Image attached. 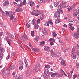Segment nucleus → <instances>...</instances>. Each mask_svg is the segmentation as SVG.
I'll return each instance as SVG.
<instances>
[{
	"label": "nucleus",
	"mask_w": 79,
	"mask_h": 79,
	"mask_svg": "<svg viewBox=\"0 0 79 79\" xmlns=\"http://www.w3.org/2000/svg\"><path fill=\"white\" fill-rule=\"evenodd\" d=\"M40 13L41 15H42V14L43 13V12H41L40 11V10H36L35 11H34V12L31 13V14L32 15L36 16H39Z\"/></svg>",
	"instance_id": "nucleus-1"
},
{
	"label": "nucleus",
	"mask_w": 79,
	"mask_h": 79,
	"mask_svg": "<svg viewBox=\"0 0 79 79\" xmlns=\"http://www.w3.org/2000/svg\"><path fill=\"white\" fill-rule=\"evenodd\" d=\"M40 69V64H38L36 65L34 69V71H35V72H37V71H39Z\"/></svg>",
	"instance_id": "nucleus-2"
},
{
	"label": "nucleus",
	"mask_w": 79,
	"mask_h": 79,
	"mask_svg": "<svg viewBox=\"0 0 79 79\" xmlns=\"http://www.w3.org/2000/svg\"><path fill=\"white\" fill-rule=\"evenodd\" d=\"M49 72V70L47 69H46L44 70V75L45 77H48L49 75H50V73Z\"/></svg>",
	"instance_id": "nucleus-3"
},
{
	"label": "nucleus",
	"mask_w": 79,
	"mask_h": 79,
	"mask_svg": "<svg viewBox=\"0 0 79 79\" xmlns=\"http://www.w3.org/2000/svg\"><path fill=\"white\" fill-rule=\"evenodd\" d=\"M60 13L59 11H57L56 12L54 16L55 18H60Z\"/></svg>",
	"instance_id": "nucleus-4"
},
{
	"label": "nucleus",
	"mask_w": 79,
	"mask_h": 79,
	"mask_svg": "<svg viewBox=\"0 0 79 79\" xmlns=\"http://www.w3.org/2000/svg\"><path fill=\"white\" fill-rule=\"evenodd\" d=\"M75 11V13L73 14V15L74 16L76 17L77 15L79 14V8H78Z\"/></svg>",
	"instance_id": "nucleus-5"
},
{
	"label": "nucleus",
	"mask_w": 79,
	"mask_h": 79,
	"mask_svg": "<svg viewBox=\"0 0 79 79\" xmlns=\"http://www.w3.org/2000/svg\"><path fill=\"white\" fill-rule=\"evenodd\" d=\"M69 6V5H67V6H63L62 4L60 5L58 7L59 9H62L64 7V8H67Z\"/></svg>",
	"instance_id": "nucleus-6"
},
{
	"label": "nucleus",
	"mask_w": 79,
	"mask_h": 79,
	"mask_svg": "<svg viewBox=\"0 0 79 79\" xmlns=\"http://www.w3.org/2000/svg\"><path fill=\"white\" fill-rule=\"evenodd\" d=\"M44 49L45 51H46V52H50V48L47 46H44Z\"/></svg>",
	"instance_id": "nucleus-7"
},
{
	"label": "nucleus",
	"mask_w": 79,
	"mask_h": 79,
	"mask_svg": "<svg viewBox=\"0 0 79 79\" xmlns=\"http://www.w3.org/2000/svg\"><path fill=\"white\" fill-rule=\"evenodd\" d=\"M69 28L72 30V31H74V28L73 24L69 23Z\"/></svg>",
	"instance_id": "nucleus-8"
},
{
	"label": "nucleus",
	"mask_w": 79,
	"mask_h": 79,
	"mask_svg": "<svg viewBox=\"0 0 79 79\" xmlns=\"http://www.w3.org/2000/svg\"><path fill=\"white\" fill-rule=\"evenodd\" d=\"M7 34L9 36H10V38L12 39H15V37L13 35H12L11 34H10L9 32H7Z\"/></svg>",
	"instance_id": "nucleus-9"
},
{
	"label": "nucleus",
	"mask_w": 79,
	"mask_h": 79,
	"mask_svg": "<svg viewBox=\"0 0 79 79\" xmlns=\"http://www.w3.org/2000/svg\"><path fill=\"white\" fill-rule=\"evenodd\" d=\"M3 58V54L2 53H0V61H2Z\"/></svg>",
	"instance_id": "nucleus-10"
},
{
	"label": "nucleus",
	"mask_w": 79,
	"mask_h": 79,
	"mask_svg": "<svg viewBox=\"0 0 79 79\" xmlns=\"http://www.w3.org/2000/svg\"><path fill=\"white\" fill-rule=\"evenodd\" d=\"M49 75H51V77H54L56 75V73H52V72H50V73Z\"/></svg>",
	"instance_id": "nucleus-11"
},
{
	"label": "nucleus",
	"mask_w": 79,
	"mask_h": 79,
	"mask_svg": "<svg viewBox=\"0 0 79 79\" xmlns=\"http://www.w3.org/2000/svg\"><path fill=\"white\" fill-rule=\"evenodd\" d=\"M45 41H42L40 43V46L43 47V46H44V45H45Z\"/></svg>",
	"instance_id": "nucleus-12"
},
{
	"label": "nucleus",
	"mask_w": 79,
	"mask_h": 79,
	"mask_svg": "<svg viewBox=\"0 0 79 79\" xmlns=\"http://www.w3.org/2000/svg\"><path fill=\"white\" fill-rule=\"evenodd\" d=\"M7 42H8V43L9 44V45L10 46L11 42H13V41L11 40V39H9L7 40Z\"/></svg>",
	"instance_id": "nucleus-13"
},
{
	"label": "nucleus",
	"mask_w": 79,
	"mask_h": 79,
	"mask_svg": "<svg viewBox=\"0 0 79 79\" xmlns=\"http://www.w3.org/2000/svg\"><path fill=\"white\" fill-rule=\"evenodd\" d=\"M14 68L15 65H11L9 67V69L10 70H12V69H13Z\"/></svg>",
	"instance_id": "nucleus-14"
},
{
	"label": "nucleus",
	"mask_w": 79,
	"mask_h": 79,
	"mask_svg": "<svg viewBox=\"0 0 79 79\" xmlns=\"http://www.w3.org/2000/svg\"><path fill=\"white\" fill-rule=\"evenodd\" d=\"M22 11V8L20 7H18L16 10V12H20Z\"/></svg>",
	"instance_id": "nucleus-15"
},
{
	"label": "nucleus",
	"mask_w": 79,
	"mask_h": 79,
	"mask_svg": "<svg viewBox=\"0 0 79 79\" xmlns=\"http://www.w3.org/2000/svg\"><path fill=\"white\" fill-rule=\"evenodd\" d=\"M24 60L26 65V68H27L29 67V65H28V63H27V60L26 59H24Z\"/></svg>",
	"instance_id": "nucleus-16"
},
{
	"label": "nucleus",
	"mask_w": 79,
	"mask_h": 79,
	"mask_svg": "<svg viewBox=\"0 0 79 79\" xmlns=\"http://www.w3.org/2000/svg\"><path fill=\"white\" fill-rule=\"evenodd\" d=\"M42 32L43 34H44L46 35H47V34H48V33L46 31V30L45 29H43Z\"/></svg>",
	"instance_id": "nucleus-17"
},
{
	"label": "nucleus",
	"mask_w": 79,
	"mask_h": 79,
	"mask_svg": "<svg viewBox=\"0 0 79 79\" xmlns=\"http://www.w3.org/2000/svg\"><path fill=\"white\" fill-rule=\"evenodd\" d=\"M30 3V5L32 7L33 6V5H35V3L32 1L29 2Z\"/></svg>",
	"instance_id": "nucleus-18"
},
{
	"label": "nucleus",
	"mask_w": 79,
	"mask_h": 79,
	"mask_svg": "<svg viewBox=\"0 0 79 79\" xmlns=\"http://www.w3.org/2000/svg\"><path fill=\"white\" fill-rule=\"evenodd\" d=\"M74 36L75 38H76V39H78V38H79V33H75L74 34Z\"/></svg>",
	"instance_id": "nucleus-19"
},
{
	"label": "nucleus",
	"mask_w": 79,
	"mask_h": 79,
	"mask_svg": "<svg viewBox=\"0 0 79 79\" xmlns=\"http://www.w3.org/2000/svg\"><path fill=\"white\" fill-rule=\"evenodd\" d=\"M66 1H62V5L63 6H68V5L66 4Z\"/></svg>",
	"instance_id": "nucleus-20"
},
{
	"label": "nucleus",
	"mask_w": 79,
	"mask_h": 79,
	"mask_svg": "<svg viewBox=\"0 0 79 79\" xmlns=\"http://www.w3.org/2000/svg\"><path fill=\"white\" fill-rule=\"evenodd\" d=\"M31 74V70H28L27 72V76H29Z\"/></svg>",
	"instance_id": "nucleus-21"
},
{
	"label": "nucleus",
	"mask_w": 79,
	"mask_h": 79,
	"mask_svg": "<svg viewBox=\"0 0 79 79\" xmlns=\"http://www.w3.org/2000/svg\"><path fill=\"white\" fill-rule=\"evenodd\" d=\"M49 23L51 25V27H52L53 26V22H52V21L51 20H50L49 21Z\"/></svg>",
	"instance_id": "nucleus-22"
},
{
	"label": "nucleus",
	"mask_w": 79,
	"mask_h": 79,
	"mask_svg": "<svg viewBox=\"0 0 79 79\" xmlns=\"http://www.w3.org/2000/svg\"><path fill=\"white\" fill-rule=\"evenodd\" d=\"M51 56H52L53 58H55L56 57V53H54L53 54H52L51 55Z\"/></svg>",
	"instance_id": "nucleus-23"
},
{
	"label": "nucleus",
	"mask_w": 79,
	"mask_h": 79,
	"mask_svg": "<svg viewBox=\"0 0 79 79\" xmlns=\"http://www.w3.org/2000/svg\"><path fill=\"white\" fill-rule=\"evenodd\" d=\"M63 52H69V48L64 49L63 50Z\"/></svg>",
	"instance_id": "nucleus-24"
},
{
	"label": "nucleus",
	"mask_w": 79,
	"mask_h": 79,
	"mask_svg": "<svg viewBox=\"0 0 79 79\" xmlns=\"http://www.w3.org/2000/svg\"><path fill=\"white\" fill-rule=\"evenodd\" d=\"M60 19H57L56 20V23L57 24V23H60Z\"/></svg>",
	"instance_id": "nucleus-25"
},
{
	"label": "nucleus",
	"mask_w": 79,
	"mask_h": 79,
	"mask_svg": "<svg viewBox=\"0 0 79 79\" xmlns=\"http://www.w3.org/2000/svg\"><path fill=\"white\" fill-rule=\"evenodd\" d=\"M22 37L25 38L27 40H28V38H27V36H26V34L24 33L23 35H22Z\"/></svg>",
	"instance_id": "nucleus-26"
},
{
	"label": "nucleus",
	"mask_w": 79,
	"mask_h": 79,
	"mask_svg": "<svg viewBox=\"0 0 79 79\" xmlns=\"http://www.w3.org/2000/svg\"><path fill=\"white\" fill-rule=\"evenodd\" d=\"M61 63L62 66H66V64H65V62H64V61H61Z\"/></svg>",
	"instance_id": "nucleus-27"
},
{
	"label": "nucleus",
	"mask_w": 79,
	"mask_h": 79,
	"mask_svg": "<svg viewBox=\"0 0 79 79\" xmlns=\"http://www.w3.org/2000/svg\"><path fill=\"white\" fill-rule=\"evenodd\" d=\"M11 13H10V12H9L8 14H7L6 16L7 17L10 18V17L11 16Z\"/></svg>",
	"instance_id": "nucleus-28"
},
{
	"label": "nucleus",
	"mask_w": 79,
	"mask_h": 79,
	"mask_svg": "<svg viewBox=\"0 0 79 79\" xmlns=\"http://www.w3.org/2000/svg\"><path fill=\"white\" fill-rule=\"evenodd\" d=\"M73 56H72V57L73 59H75L76 58V55H75V53H72Z\"/></svg>",
	"instance_id": "nucleus-29"
},
{
	"label": "nucleus",
	"mask_w": 79,
	"mask_h": 79,
	"mask_svg": "<svg viewBox=\"0 0 79 79\" xmlns=\"http://www.w3.org/2000/svg\"><path fill=\"white\" fill-rule=\"evenodd\" d=\"M56 57H59V56H61V53H60V52L56 53Z\"/></svg>",
	"instance_id": "nucleus-30"
},
{
	"label": "nucleus",
	"mask_w": 79,
	"mask_h": 79,
	"mask_svg": "<svg viewBox=\"0 0 79 79\" xmlns=\"http://www.w3.org/2000/svg\"><path fill=\"white\" fill-rule=\"evenodd\" d=\"M54 4L55 7H58L59 3L58 2H54Z\"/></svg>",
	"instance_id": "nucleus-31"
},
{
	"label": "nucleus",
	"mask_w": 79,
	"mask_h": 79,
	"mask_svg": "<svg viewBox=\"0 0 79 79\" xmlns=\"http://www.w3.org/2000/svg\"><path fill=\"white\" fill-rule=\"evenodd\" d=\"M44 25L45 26H49V22H46L45 23Z\"/></svg>",
	"instance_id": "nucleus-32"
},
{
	"label": "nucleus",
	"mask_w": 79,
	"mask_h": 79,
	"mask_svg": "<svg viewBox=\"0 0 79 79\" xmlns=\"http://www.w3.org/2000/svg\"><path fill=\"white\" fill-rule=\"evenodd\" d=\"M8 4H9V3L7 2H5L3 4V5L4 6H6V5H8Z\"/></svg>",
	"instance_id": "nucleus-33"
},
{
	"label": "nucleus",
	"mask_w": 79,
	"mask_h": 79,
	"mask_svg": "<svg viewBox=\"0 0 79 79\" xmlns=\"http://www.w3.org/2000/svg\"><path fill=\"white\" fill-rule=\"evenodd\" d=\"M49 40H50V41H51V42H55V40L53 38H51Z\"/></svg>",
	"instance_id": "nucleus-34"
},
{
	"label": "nucleus",
	"mask_w": 79,
	"mask_h": 79,
	"mask_svg": "<svg viewBox=\"0 0 79 79\" xmlns=\"http://www.w3.org/2000/svg\"><path fill=\"white\" fill-rule=\"evenodd\" d=\"M34 27L36 29H37L38 27H39V25H38L35 24L34 26Z\"/></svg>",
	"instance_id": "nucleus-35"
},
{
	"label": "nucleus",
	"mask_w": 79,
	"mask_h": 79,
	"mask_svg": "<svg viewBox=\"0 0 79 79\" xmlns=\"http://www.w3.org/2000/svg\"><path fill=\"white\" fill-rule=\"evenodd\" d=\"M73 78V79H76V77H77V75H76V74H74L73 77H72Z\"/></svg>",
	"instance_id": "nucleus-36"
},
{
	"label": "nucleus",
	"mask_w": 79,
	"mask_h": 79,
	"mask_svg": "<svg viewBox=\"0 0 79 79\" xmlns=\"http://www.w3.org/2000/svg\"><path fill=\"white\" fill-rule=\"evenodd\" d=\"M36 21V20L35 19H33L31 23L33 25H34V24H35V22Z\"/></svg>",
	"instance_id": "nucleus-37"
},
{
	"label": "nucleus",
	"mask_w": 79,
	"mask_h": 79,
	"mask_svg": "<svg viewBox=\"0 0 79 79\" xmlns=\"http://www.w3.org/2000/svg\"><path fill=\"white\" fill-rule=\"evenodd\" d=\"M76 67L77 68H79V64L78 63H76Z\"/></svg>",
	"instance_id": "nucleus-38"
},
{
	"label": "nucleus",
	"mask_w": 79,
	"mask_h": 79,
	"mask_svg": "<svg viewBox=\"0 0 79 79\" xmlns=\"http://www.w3.org/2000/svg\"><path fill=\"white\" fill-rule=\"evenodd\" d=\"M37 2L38 3H43L42 0H38L37 1Z\"/></svg>",
	"instance_id": "nucleus-39"
},
{
	"label": "nucleus",
	"mask_w": 79,
	"mask_h": 79,
	"mask_svg": "<svg viewBox=\"0 0 79 79\" xmlns=\"http://www.w3.org/2000/svg\"><path fill=\"white\" fill-rule=\"evenodd\" d=\"M67 16L69 18H71L72 16V15L69 14H68L67 15Z\"/></svg>",
	"instance_id": "nucleus-40"
},
{
	"label": "nucleus",
	"mask_w": 79,
	"mask_h": 79,
	"mask_svg": "<svg viewBox=\"0 0 79 79\" xmlns=\"http://www.w3.org/2000/svg\"><path fill=\"white\" fill-rule=\"evenodd\" d=\"M0 51H1L2 52H4V49H3V48H2V47H0Z\"/></svg>",
	"instance_id": "nucleus-41"
},
{
	"label": "nucleus",
	"mask_w": 79,
	"mask_h": 79,
	"mask_svg": "<svg viewBox=\"0 0 79 79\" xmlns=\"http://www.w3.org/2000/svg\"><path fill=\"white\" fill-rule=\"evenodd\" d=\"M26 26L27 27V28H29L30 27V25L29 24V23H26Z\"/></svg>",
	"instance_id": "nucleus-42"
},
{
	"label": "nucleus",
	"mask_w": 79,
	"mask_h": 79,
	"mask_svg": "<svg viewBox=\"0 0 79 79\" xmlns=\"http://www.w3.org/2000/svg\"><path fill=\"white\" fill-rule=\"evenodd\" d=\"M69 21L70 23H71V22H73V21H74V20L72 19H69Z\"/></svg>",
	"instance_id": "nucleus-43"
},
{
	"label": "nucleus",
	"mask_w": 79,
	"mask_h": 79,
	"mask_svg": "<svg viewBox=\"0 0 79 79\" xmlns=\"http://www.w3.org/2000/svg\"><path fill=\"white\" fill-rule=\"evenodd\" d=\"M44 17V14H42L41 16V20H42Z\"/></svg>",
	"instance_id": "nucleus-44"
},
{
	"label": "nucleus",
	"mask_w": 79,
	"mask_h": 79,
	"mask_svg": "<svg viewBox=\"0 0 79 79\" xmlns=\"http://www.w3.org/2000/svg\"><path fill=\"white\" fill-rule=\"evenodd\" d=\"M60 72L61 74H63L64 73V72L63 71L62 69H60Z\"/></svg>",
	"instance_id": "nucleus-45"
},
{
	"label": "nucleus",
	"mask_w": 79,
	"mask_h": 79,
	"mask_svg": "<svg viewBox=\"0 0 79 79\" xmlns=\"http://www.w3.org/2000/svg\"><path fill=\"white\" fill-rule=\"evenodd\" d=\"M53 36H54V37H56V36L57 35V34L55 33V32L54 31L53 32Z\"/></svg>",
	"instance_id": "nucleus-46"
},
{
	"label": "nucleus",
	"mask_w": 79,
	"mask_h": 79,
	"mask_svg": "<svg viewBox=\"0 0 79 79\" xmlns=\"http://www.w3.org/2000/svg\"><path fill=\"white\" fill-rule=\"evenodd\" d=\"M22 3L23 5H26V0L23 1L22 2Z\"/></svg>",
	"instance_id": "nucleus-47"
},
{
	"label": "nucleus",
	"mask_w": 79,
	"mask_h": 79,
	"mask_svg": "<svg viewBox=\"0 0 79 79\" xmlns=\"http://www.w3.org/2000/svg\"><path fill=\"white\" fill-rule=\"evenodd\" d=\"M68 77H69V78H71V75L69 73H68Z\"/></svg>",
	"instance_id": "nucleus-48"
},
{
	"label": "nucleus",
	"mask_w": 79,
	"mask_h": 79,
	"mask_svg": "<svg viewBox=\"0 0 79 79\" xmlns=\"http://www.w3.org/2000/svg\"><path fill=\"white\" fill-rule=\"evenodd\" d=\"M33 50H34V51H37V52H39V49H35V48H34L33 49Z\"/></svg>",
	"instance_id": "nucleus-49"
},
{
	"label": "nucleus",
	"mask_w": 79,
	"mask_h": 79,
	"mask_svg": "<svg viewBox=\"0 0 79 79\" xmlns=\"http://www.w3.org/2000/svg\"><path fill=\"white\" fill-rule=\"evenodd\" d=\"M31 34L32 36H34V31H32L31 32Z\"/></svg>",
	"instance_id": "nucleus-50"
},
{
	"label": "nucleus",
	"mask_w": 79,
	"mask_h": 79,
	"mask_svg": "<svg viewBox=\"0 0 79 79\" xmlns=\"http://www.w3.org/2000/svg\"><path fill=\"white\" fill-rule=\"evenodd\" d=\"M58 77H62L63 75L62 74H61L60 75V74H58L57 75Z\"/></svg>",
	"instance_id": "nucleus-51"
},
{
	"label": "nucleus",
	"mask_w": 79,
	"mask_h": 79,
	"mask_svg": "<svg viewBox=\"0 0 79 79\" xmlns=\"http://www.w3.org/2000/svg\"><path fill=\"white\" fill-rule=\"evenodd\" d=\"M23 78V77L22 76V75H20L19 77H18V79H21Z\"/></svg>",
	"instance_id": "nucleus-52"
},
{
	"label": "nucleus",
	"mask_w": 79,
	"mask_h": 79,
	"mask_svg": "<svg viewBox=\"0 0 79 79\" xmlns=\"http://www.w3.org/2000/svg\"><path fill=\"white\" fill-rule=\"evenodd\" d=\"M23 66H20L19 67V70L21 71L23 69Z\"/></svg>",
	"instance_id": "nucleus-53"
},
{
	"label": "nucleus",
	"mask_w": 79,
	"mask_h": 79,
	"mask_svg": "<svg viewBox=\"0 0 79 79\" xmlns=\"http://www.w3.org/2000/svg\"><path fill=\"white\" fill-rule=\"evenodd\" d=\"M50 45H54V43L52 42L51 41L50 42Z\"/></svg>",
	"instance_id": "nucleus-54"
},
{
	"label": "nucleus",
	"mask_w": 79,
	"mask_h": 79,
	"mask_svg": "<svg viewBox=\"0 0 79 79\" xmlns=\"http://www.w3.org/2000/svg\"><path fill=\"white\" fill-rule=\"evenodd\" d=\"M10 17H11L10 19L11 20H13V18H14V17H13V15H11V16Z\"/></svg>",
	"instance_id": "nucleus-55"
},
{
	"label": "nucleus",
	"mask_w": 79,
	"mask_h": 79,
	"mask_svg": "<svg viewBox=\"0 0 79 79\" xmlns=\"http://www.w3.org/2000/svg\"><path fill=\"white\" fill-rule=\"evenodd\" d=\"M13 22H16V18H15L13 20Z\"/></svg>",
	"instance_id": "nucleus-56"
},
{
	"label": "nucleus",
	"mask_w": 79,
	"mask_h": 79,
	"mask_svg": "<svg viewBox=\"0 0 79 79\" xmlns=\"http://www.w3.org/2000/svg\"><path fill=\"white\" fill-rule=\"evenodd\" d=\"M46 68H48V69L49 68H50V66L49 65H46L45 66Z\"/></svg>",
	"instance_id": "nucleus-57"
},
{
	"label": "nucleus",
	"mask_w": 79,
	"mask_h": 79,
	"mask_svg": "<svg viewBox=\"0 0 79 79\" xmlns=\"http://www.w3.org/2000/svg\"><path fill=\"white\" fill-rule=\"evenodd\" d=\"M8 39V36H6L4 38L5 40H7V39Z\"/></svg>",
	"instance_id": "nucleus-58"
},
{
	"label": "nucleus",
	"mask_w": 79,
	"mask_h": 79,
	"mask_svg": "<svg viewBox=\"0 0 79 79\" xmlns=\"http://www.w3.org/2000/svg\"><path fill=\"white\" fill-rule=\"evenodd\" d=\"M7 70V68H5L4 69L3 71H4V72L6 73V71Z\"/></svg>",
	"instance_id": "nucleus-59"
},
{
	"label": "nucleus",
	"mask_w": 79,
	"mask_h": 79,
	"mask_svg": "<svg viewBox=\"0 0 79 79\" xmlns=\"http://www.w3.org/2000/svg\"><path fill=\"white\" fill-rule=\"evenodd\" d=\"M3 35V33L0 32V36H2V35Z\"/></svg>",
	"instance_id": "nucleus-60"
},
{
	"label": "nucleus",
	"mask_w": 79,
	"mask_h": 79,
	"mask_svg": "<svg viewBox=\"0 0 79 79\" xmlns=\"http://www.w3.org/2000/svg\"><path fill=\"white\" fill-rule=\"evenodd\" d=\"M42 1L44 3H46V2H47V0H42Z\"/></svg>",
	"instance_id": "nucleus-61"
},
{
	"label": "nucleus",
	"mask_w": 79,
	"mask_h": 79,
	"mask_svg": "<svg viewBox=\"0 0 79 79\" xmlns=\"http://www.w3.org/2000/svg\"><path fill=\"white\" fill-rule=\"evenodd\" d=\"M13 3L15 5V6H17V5L18 6L17 4V3L15 2H13Z\"/></svg>",
	"instance_id": "nucleus-62"
},
{
	"label": "nucleus",
	"mask_w": 79,
	"mask_h": 79,
	"mask_svg": "<svg viewBox=\"0 0 79 79\" xmlns=\"http://www.w3.org/2000/svg\"><path fill=\"white\" fill-rule=\"evenodd\" d=\"M78 28L77 29L78 30L77 31V32H79V25H78L77 26Z\"/></svg>",
	"instance_id": "nucleus-63"
},
{
	"label": "nucleus",
	"mask_w": 79,
	"mask_h": 79,
	"mask_svg": "<svg viewBox=\"0 0 79 79\" xmlns=\"http://www.w3.org/2000/svg\"><path fill=\"white\" fill-rule=\"evenodd\" d=\"M10 58V55H8V56H7V57H6V60H8V59H9V58Z\"/></svg>",
	"instance_id": "nucleus-64"
}]
</instances>
